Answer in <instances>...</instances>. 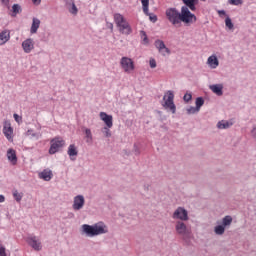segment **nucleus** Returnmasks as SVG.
Segmentation results:
<instances>
[{
    "instance_id": "nucleus-1",
    "label": "nucleus",
    "mask_w": 256,
    "mask_h": 256,
    "mask_svg": "<svg viewBox=\"0 0 256 256\" xmlns=\"http://www.w3.org/2000/svg\"><path fill=\"white\" fill-rule=\"evenodd\" d=\"M82 231L83 233H86L88 237H95L97 235H103V233H107L105 224L103 222L94 224V225H89V224H84L82 225Z\"/></svg>"
},
{
    "instance_id": "nucleus-2",
    "label": "nucleus",
    "mask_w": 256,
    "mask_h": 256,
    "mask_svg": "<svg viewBox=\"0 0 256 256\" xmlns=\"http://www.w3.org/2000/svg\"><path fill=\"white\" fill-rule=\"evenodd\" d=\"M185 23V25H193V23L197 22V16L191 13V9L187 6L181 7L180 12V23Z\"/></svg>"
},
{
    "instance_id": "nucleus-3",
    "label": "nucleus",
    "mask_w": 256,
    "mask_h": 256,
    "mask_svg": "<svg viewBox=\"0 0 256 256\" xmlns=\"http://www.w3.org/2000/svg\"><path fill=\"white\" fill-rule=\"evenodd\" d=\"M174 99L175 94H173V91L169 90L164 94L162 106L167 111H171V113H175L177 111Z\"/></svg>"
},
{
    "instance_id": "nucleus-4",
    "label": "nucleus",
    "mask_w": 256,
    "mask_h": 256,
    "mask_svg": "<svg viewBox=\"0 0 256 256\" xmlns=\"http://www.w3.org/2000/svg\"><path fill=\"white\" fill-rule=\"evenodd\" d=\"M120 67L124 73L131 75V73L135 71V61L127 56H124L120 59Z\"/></svg>"
},
{
    "instance_id": "nucleus-5",
    "label": "nucleus",
    "mask_w": 256,
    "mask_h": 256,
    "mask_svg": "<svg viewBox=\"0 0 256 256\" xmlns=\"http://www.w3.org/2000/svg\"><path fill=\"white\" fill-rule=\"evenodd\" d=\"M166 17L172 25H179L181 23V13L175 8H168L166 10Z\"/></svg>"
},
{
    "instance_id": "nucleus-6",
    "label": "nucleus",
    "mask_w": 256,
    "mask_h": 256,
    "mask_svg": "<svg viewBox=\"0 0 256 256\" xmlns=\"http://www.w3.org/2000/svg\"><path fill=\"white\" fill-rule=\"evenodd\" d=\"M51 146L49 149V154L50 155H55L61 147H65V140H63L61 137H55L51 140Z\"/></svg>"
},
{
    "instance_id": "nucleus-7",
    "label": "nucleus",
    "mask_w": 256,
    "mask_h": 256,
    "mask_svg": "<svg viewBox=\"0 0 256 256\" xmlns=\"http://www.w3.org/2000/svg\"><path fill=\"white\" fill-rule=\"evenodd\" d=\"M3 133L4 136L6 137V139H8V141L10 143H13V127L11 126V122L9 121H4L3 123Z\"/></svg>"
},
{
    "instance_id": "nucleus-8",
    "label": "nucleus",
    "mask_w": 256,
    "mask_h": 256,
    "mask_svg": "<svg viewBox=\"0 0 256 256\" xmlns=\"http://www.w3.org/2000/svg\"><path fill=\"white\" fill-rule=\"evenodd\" d=\"M175 229H176V233H178V235H181L182 237H187L191 235V231L187 228V225H185L181 221L176 222Z\"/></svg>"
},
{
    "instance_id": "nucleus-9",
    "label": "nucleus",
    "mask_w": 256,
    "mask_h": 256,
    "mask_svg": "<svg viewBox=\"0 0 256 256\" xmlns=\"http://www.w3.org/2000/svg\"><path fill=\"white\" fill-rule=\"evenodd\" d=\"M144 15L149 17L152 23H157V15L149 13V0H141Z\"/></svg>"
},
{
    "instance_id": "nucleus-10",
    "label": "nucleus",
    "mask_w": 256,
    "mask_h": 256,
    "mask_svg": "<svg viewBox=\"0 0 256 256\" xmlns=\"http://www.w3.org/2000/svg\"><path fill=\"white\" fill-rule=\"evenodd\" d=\"M173 219H180V221H188L189 216L187 210L183 207H178L173 213Z\"/></svg>"
},
{
    "instance_id": "nucleus-11",
    "label": "nucleus",
    "mask_w": 256,
    "mask_h": 256,
    "mask_svg": "<svg viewBox=\"0 0 256 256\" xmlns=\"http://www.w3.org/2000/svg\"><path fill=\"white\" fill-rule=\"evenodd\" d=\"M28 245L34 249V251H41L43 246L41 245V241L37 239V236H30L26 239Z\"/></svg>"
},
{
    "instance_id": "nucleus-12",
    "label": "nucleus",
    "mask_w": 256,
    "mask_h": 256,
    "mask_svg": "<svg viewBox=\"0 0 256 256\" xmlns=\"http://www.w3.org/2000/svg\"><path fill=\"white\" fill-rule=\"evenodd\" d=\"M85 206V197L83 195H77L74 197L73 209L74 211H81V208Z\"/></svg>"
},
{
    "instance_id": "nucleus-13",
    "label": "nucleus",
    "mask_w": 256,
    "mask_h": 256,
    "mask_svg": "<svg viewBox=\"0 0 256 256\" xmlns=\"http://www.w3.org/2000/svg\"><path fill=\"white\" fill-rule=\"evenodd\" d=\"M22 49L24 53H31L35 49V42L33 39L28 38L22 42Z\"/></svg>"
},
{
    "instance_id": "nucleus-14",
    "label": "nucleus",
    "mask_w": 256,
    "mask_h": 256,
    "mask_svg": "<svg viewBox=\"0 0 256 256\" xmlns=\"http://www.w3.org/2000/svg\"><path fill=\"white\" fill-rule=\"evenodd\" d=\"M154 45H155L156 49H158L159 53H161L162 55H167V54L171 53L169 48H167V46H165V42H163V40H156Z\"/></svg>"
},
{
    "instance_id": "nucleus-15",
    "label": "nucleus",
    "mask_w": 256,
    "mask_h": 256,
    "mask_svg": "<svg viewBox=\"0 0 256 256\" xmlns=\"http://www.w3.org/2000/svg\"><path fill=\"white\" fill-rule=\"evenodd\" d=\"M100 119L103 121L108 129H111L113 127V116L108 115L105 112H100Z\"/></svg>"
},
{
    "instance_id": "nucleus-16",
    "label": "nucleus",
    "mask_w": 256,
    "mask_h": 256,
    "mask_svg": "<svg viewBox=\"0 0 256 256\" xmlns=\"http://www.w3.org/2000/svg\"><path fill=\"white\" fill-rule=\"evenodd\" d=\"M11 39V30L5 29L0 32V47L8 43Z\"/></svg>"
},
{
    "instance_id": "nucleus-17",
    "label": "nucleus",
    "mask_w": 256,
    "mask_h": 256,
    "mask_svg": "<svg viewBox=\"0 0 256 256\" xmlns=\"http://www.w3.org/2000/svg\"><path fill=\"white\" fill-rule=\"evenodd\" d=\"M182 2L184 3V7H188L190 11H197V3H199V0H182Z\"/></svg>"
},
{
    "instance_id": "nucleus-18",
    "label": "nucleus",
    "mask_w": 256,
    "mask_h": 256,
    "mask_svg": "<svg viewBox=\"0 0 256 256\" xmlns=\"http://www.w3.org/2000/svg\"><path fill=\"white\" fill-rule=\"evenodd\" d=\"M118 29L122 35H131L133 33V29L131 28L129 22L122 24L120 27H118Z\"/></svg>"
},
{
    "instance_id": "nucleus-19",
    "label": "nucleus",
    "mask_w": 256,
    "mask_h": 256,
    "mask_svg": "<svg viewBox=\"0 0 256 256\" xmlns=\"http://www.w3.org/2000/svg\"><path fill=\"white\" fill-rule=\"evenodd\" d=\"M207 65L210 69H217L219 67V59H217L216 55H212L207 59Z\"/></svg>"
},
{
    "instance_id": "nucleus-20",
    "label": "nucleus",
    "mask_w": 256,
    "mask_h": 256,
    "mask_svg": "<svg viewBox=\"0 0 256 256\" xmlns=\"http://www.w3.org/2000/svg\"><path fill=\"white\" fill-rule=\"evenodd\" d=\"M39 179H43V181H51L53 179V172L49 169H45L38 175Z\"/></svg>"
},
{
    "instance_id": "nucleus-21",
    "label": "nucleus",
    "mask_w": 256,
    "mask_h": 256,
    "mask_svg": "<svg viewBox=\"0 0 256 256\" xmlns=\"http://www.w3.org/2000/svg\"><path fill=\"white\" fill-rule=\"evenodd\" d=\"M114 22L116 23V27H120L121 25H125L127 23V19L121 13L114 14Z\"/></svg>"
},
{
    "instance_id": "nucleus-22",
    "label": "nucleus",
    "mask_w": 256,
    "mask_h": 256,
    "mask_svg": "<svg viewBox=\"0 0 256 256\" xmlns=\"http://www.w3.org/2000/svg\"><path fill=\"white\" fill-rule=\"evenodd\" d=\"M7 158L12 163V165H17V153L14 149H8Z\"/></svg>"
},
{
    "instance_id": "nucleus-23",
    "label": "nucleus",
    "mask_w": 256,
    "mask_h": 256,
    "mask_svg": "<svg viewBox=\"0 0 256 256\" xmlns=\"http://www.w3.org/2000/svg\"><path fill=\"white\" fill-rule=\"evenodd\" d=\"M40 26H41V20L37 18H33L32 25L30 28V33L32 35H35V33H37V30L39 29Z\"/></svg>"
},
{
    "instance_id": "nucleus-24",
    "label": "nucleus",
    "mask_w": 256,
    "mask_h": 256,
    "mask_svg": "<svg viewBox=\"0 0 256 256\" xmlns=\"http://www.w3.org/2000/svg\"><path fill=\"white\" fill-rule=\"evenodd\" d=\"M210 89L213 93H215L218 96L223 95V85L221 84L211 85Z\"/></svg>"
},
{
    "instance_id": "nucleus-25",
    "label": "nucleus",
    "mask_w": 256,
    "mask_h": 256,
    "mask_svg": "<svg viewBox=\"0 0 256 256\" xmlns=\"http://www.w3.org/2000/svg\"><path fill=\"white\" fill-rule=\"evenodd\" d=\"M78 154H79V152L77 151V147L75 146V144H71L68 147V155H69V157H77Z\"/></svg>"
},
{
    "instance_id": "nucleus-26",
    "label": "nucleus",
    "mask_w": 256,
    "mask_h": 256,
    "mask_svg": "<svg viewBox=\"0 0 256 256\" xmlns=\"http://www.w3.org/2000/svg\"><path fill=\"white\" fill-rule=\"evenodd\" d=\"M233 123H229L228 121L222 120L218 122L217 127L218 129H229Z\"/></svg>"
},
{
    "instance_id": "nucleus-27",
    "label": "nucleus",
    "mask_w": 256,
    "mask_h": 256,
    "mask_svg": "<svg viewBox=\"0 0 256 256\" xmlns=\"http://www.w3.org/2000/svg\"><path fill=\"white\" fill-rule=\"evenodd\" d=\"M233 223V218L231 216H225L222 220V225L224 227H229Z\"/></svg>"
},
{
    "instance_id": "nucleus-28",
    "label": "nucleus",
    "mask_w": 256,
    "mask_h": 256,
    "mask_svg": "<svg viewBox=\"0 0 256 256\" xmlns=\"http://www.w3.org/2000/svg\"><path fill=\"white\" fill-rule=\"evenodd\" d=\"M214 232L216 233V235H223V233H225V226L222 225H218L214 228Z\"/></svg>"
},
{
    "instance_id": "nucleus-29",
    "label": "nucleus",
    "mask_w": 256,
    "mask_h": 256,
    "mask_svg": "<svg viewBox=\"0 0 256 256\" xmlns=\"http://www.w3.org/2000/svg\"><path fill=\"white\" fill-rule=\"evenodd\" d=\"M21 11V6L19 4H14L12 6V17H17V14Z\"/></svg>"
},
{
    "instance_id": "nucleus-30",
    "label": "nucleus",
    "mask_w": 256,
    "mask_h": 256,
    "mask_svg": "<svg viewBox=\"0 0 256 256\" xmlns=\"http://www.w3.org/2000/svg\"><path fill=\"white\" fill-rule=\"evenodd\" d=\"M196 109H198L199 111H201V107H203V105H205V100H203L202 97H198L196 99Z\"/></svg>"
},
{
    "instance_id": "nucleus-31",
    "label": "nucleus",
    "mask_w": 256,
    "mask_h": 256,
    "mask_svg": "<svg viewBox=\"0 0 256 256\" xmlns=\"http://www.w3.org/2000/svg\"><path fill=\"white\" fill-rule=\"evenodd\" d=\"M26 136L32 137L33 139H39V137H41V134H37V133H35V131L30 129L26 132Z\"/></svg>"
},
{
    "instance_id": "nucleus-32",
    "label": "nucleus",
    "mask_w": 256,
    "mask_h": 256,
    "mask_svg": "<svg viewBox=\"0 0 256 256\" xmlns=\"http://www.w3.org/2000/svg\"><path fill=\"white\" fill-rule=\"evenodd\" d=\"M13 197L17 203H20L21 200L23 199V194L19 193L17 190L13 191Z\"/></svg>"
},
{
    "instance_id": "nucleus-33",
    "label": "nucleus",
    "mask_w": 256,
    "mask_h": 256,
    "mask_svg": "<svg viewBox=\"0 0 256 256\" xmlns=\"http://www.w3.org/2000/svg\"><path fill=\"white\" fill-rule=\"evenodd\" d=\"M140 35L143 41V45H149V38L147 37V33L145 31H141Z\"/></svg>"
},
{
    "instance_id": "nucleus-34",
    "label": "nucleus",
    "mask_w": 256,
    "mask_h": 256,
    "mask_svg": "<svg viewBox=\"0 0 256 256\" xmlns=\"http://www.w3.org/2000/svg\"><path fill=\"white\" fill-rule=\"evenodd\" d=\"M86 138H87V143H91L93 141V134L91 133V129L87 128L85 130Z\"/></svg>"
},
{
    "instance_id": "nucleus-35",
    "label": "nucleus",
    "mask_w": 256,
    "mask_h": 256,
    "mask_svg": "<svg viewBox=\"0 0 256 256\" xmlns=\"http://www.w3.org/2000/svg\"><path fill=\"white\" fill-rule=\"evenodd\" d=\"M188 115H195V113H199V110L197 107L191 106L190 108L187 109Z\"/></svg>"
},
{
    "instance_id": "nucleus-36",
    "label": "nucleus",
    "mask_w": 256,
    "mask_h": 256,
    "mask_svg": "<svg viewBox=\"0 0 256 256\" xmlns=\"http://www.w3.org/2000/svg\"><path fill=\"white\" fill-rule=\"evenodd\" d=\"M228 3L230 5L238 6V5H243V0H228Z\"/></svg>"
},
{
    "instance_id": "nucleus-37",
    "label": "nucleus",
    "mask_w": 256,
    "mask_h": 256,
    "mask_svg": "<svg viewBox=\"0 0 256 256\" xmlns=\"http://www.w3.org/2000/svg\"><path fill=\"white\" fill-rule=\"evenodd\" d=\"M225 25L228 27V29H233V22L231 21V18L227 17L225 20Z\"/></svg>"
},
{
    "instance_id": "nucleus-38",
    "label": "nucleus",
    "mask_w": 256,
    "mask_h": 256,
    "mask_svg": "<svg viewBox=\"0 0 256 256\" xmlns=\"http://www.w3.org/2000/svg\"><path fill=\"white\" fill-rule=\"evenodd\" d=\"M149 65H150L151 69H155V67H157V61H155L154 58H151L149 61Z\"/></svg>"
},
{
    "instance_id": "nucleus-39",
    "label": "nucleus",
    "mask_w": 256,
    "mask_h": 256,
    "mask_svg": "<svg viewBox=\"0 0 256 256\" xmlns=\"http://www.w3.org/2000/svg\"><path fill=\"white\" fill-rule=\"evenodd\" d=\"M191 99H193V96L191 95V93H186L184 95V101H186V103H189V101H191Z\"/></svg>"
},
{
    "instance_id": "nucleus-40",
    "label": "nucleus",
    "mask_w": 256,
    "mask_h": 256,
    "mask_svg": "<svg viewBox=\"0 0 256 256\" xmlns=\"http://www.w3.org/2000/svg\"><path fill=\"white\" fill-rule=\"evenodd\" d=\"M16 123H21L23 121V118L21 116H19L18 114H14L13 115Z\"/></svg>"
},
{
    "instance_id": "nucleus-41",
    "label": "nucleus",
    "mask_w": 256,
    "mask_h": 256,
    "mask_svg": "<svg viewBox=\"0 0 256 256\" xmlns=\"http://www.w3.org/2000/svg\"><path fill=\"white\" fill-rule=\"evenodd\" d=\"M77 6H75V4H72V8L70 10V13H72V15H77Z\"/></svg>"
},
{
    "instance_id": "nucleus-42",
    "label": "nucleus",
    "mask_w": 256,
    "mask_h": 256,
    "mask_svg": "<svg viewBox=\"0 0 256 256\" xmlns=\"http://www.w3.org/2000/svg\"><path fill=\"white\" fill-rule=\"evenodd\" d=\"M251 137L256 141V126H253L251 130Z\"/></svg>"
},
{
    "instance_id": "nucleus-43",
    "label": "nucleus",
    "mask_w": 256,
    "mask_h": 256,
    "mask_svg": "<svg viewBox=\"0 0 256 256\" xmlns=\"http://www.w3.org/2000/svg\"><path fill=\"white\" fill-rule=\"evenodd\" d=\"M0 256H7V252L5 251V247H0Z\"/></svg>"
},
{
    "instance_id": "nucleus-44",
    "label": "nucleus",
    "mask_w": 256,
    "mask_h": 256,
    "mask_svg": "<svg viewBox=\"0 0 256 256\" xmlns=\"http://www.w3.org/2000/svg\"><path fill=\"white\" fill-rule=\"evenodd\" d=\"M105 130V137H111V130H109V128L104 127Z\"/></svg>"
},
{
    "instance_id": "nucleus-45",
    "label": "nucleus",
    "mask_w": 256,
    "mask_h": 256,
    "mask_svg": "<svg viewBox=\"0 0 256 256\" xmlns=\"http://www.w3.org/2000/svg\"><path fill=\"white\" fill-rule=\"evenodd\" d=\"M32 2L34 3V5H40L41 4V0H32Z\"/></svg>"
},
{
    "instance_id": "nucleus-46",
    "label": "nucleus",
    "mask_w": 256,
    "mask_h": 256,
    "mask_svg": "<svg viewBox=\"0 0 256 256\" xmlns=\"http://www.w3.org/2000/svg\"><path fill=\"white\" fill-rule=\"evenodd\" d=\"M0 203H5V196L0 195Z\"/></svg>"
},
{
    "instance_id": "nucleus-47",
    "label": "nucleus",
    "mask_w": 256,
    "mask_h": 256,
    "mask_svg": "<svg viewBox=\"0 0 256 256\" xmlns=\"http://www.w3.org/2000/svg\"><path fill=\"white\" fill-rule=\"evenodd\" d=\"M1 3H3V5H9V0H1Z\"/></svg>"
},
{
    "instance_id": "nucleus-48",
    "label": "nucleus",
    "mask_w": 256,
    "mask_h": 256,
    "mask_svg": "<svg viewBox=\"0 0 256 256\" xmlns=\"http://www.w3.org/2000/svg\"><path fill=\"white\" fill-rule=\"evenodd\" d=\"M218 13L219 15H225V10H219Z\"/></svg>"
}]
</instances>
